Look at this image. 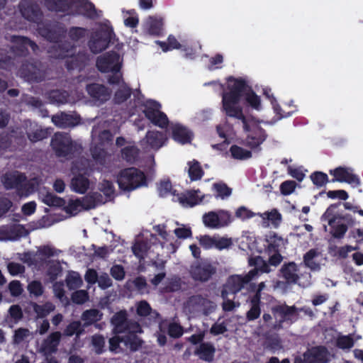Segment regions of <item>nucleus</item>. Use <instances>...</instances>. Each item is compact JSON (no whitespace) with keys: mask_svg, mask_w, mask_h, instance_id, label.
Wrapping results in <instances>:
<instances>
[{"mask_svg":"<svg viewBox=\"0 0 363 363\" xmlns=\"http://www.w3.org/2000/svg\"><path fill=\"white\" fill-rule=\"evenodd\" d=\"M144 32L150 35L160 36L162 33L163 22L161 18L149 16L143 25Z\"/></svg>","mask_w":363,"mask_h":363,"instance_id":"obj_25","label":"nucleus"},{"mask_svg":"<svg viewBox=\"0 0 363 363\" xmlns=\"http://www.w3.org/2000/svg\"><path fill=\"white\" fill-rule=\"evenodd\" d=\"M202 220L205 226L208 228L217 229L220 228L218 213L215 211L206 213L203 214Z\"/></svg>","mask_w":363,"mask_h":363,"instance_id":"obj_42","label":"nucleus"},{"mask_svg":"<svg viewBox=\"0 0 363 363\" xmlns=\"http://www.w3.org/2000/svg\"><path fill=\"white\" fill-rule=\"evenodd\" d=\"M243 97L244 104L257 111L262 109L260 96H258L243 78L230 77L228 79L227 91L222 94V108L227 106L233 108H242L240 101Z\"/></svg>","mask_w":363,"mask_h":363,"instance_id":"obj_1","label":"nucleus"},{"mask_svg":"<svg viewBox=\"0 0 363 363\" xmlns=\"http://www.w3.org/2000/svg\"><path fill=\"white\" fill-rule=\"evenodd\" d=\"M3 183L6 189H16L20 196H28L31 191V185L26 176L18 171L5 174Z\"/></svg>","mask_w":363,"mask_h":363,"instance_id":"obj_7","label":"nucleus"},{"mask_svg":"<svg viewBox=\"0 0 363 363\" xmlns=\"http://www.w3.org/2000/svg\"><path fill=\"white\" fill-rule=\"evenodd\" d=\"M213 189L217 192L216 197H220L222 199L230 196L232 194V189L225 183H214Z\"/></svg>","mask_w":363,"mask_h":363,"instance_id":"obj_53","label":"nucleus"},{"mask_svg":"<svg viewBox=\"0 0 363 363\" xmlns=\"http://www.w3.org/2000/svg\"><path fill=\"white\" fill-rule=\"evenodd\" d=\"M75 47L68 41H60L52 45L49 50L51 56L56 59H67L72 54Z\"/></svg>","mask_w":363,"mask_h":363,"instance_id":"obj_20","label":"nucleus"},{"mask_svg":"<svg viewBox=\"0 0 363 363\" xmlns=\"http://www.w3.org/2000/svg\"><path fill=\"white\" fill-rule=\"evenodd\" d=\"M126 334H138L143 333L141 325L135 320L129 319L124 328Z\"/></svg>","mask_w":363,"mask_h":363,"instance_id":"obj_60","label":"nucleus"},{"mask_svg":"<svg viewBox=\"0 0 363 363\" xmlns=\"http://www.w3.org/2000/svg\"><path fill=\"white\" fill-rule=\"evenodd\" d=\"M48 98L52 104H65L67 102L68 94L63 90H52L49 93Z\"/></svg>","mask_w":363,"mask_h":363,"instance_id":"obj_46","label":"nucleus"},{"mask_svg":"<svg viewBox=\"0 0 363 363\" xmlns=\"http://www.w3.org/2000/svg\"><path fill=\"white\" fill-rule=\"evenodd\" d=\"M86 29L82 27H71L68 31V35L72 40L78 41L85 37Z\"/></svg>","mask_w":363,"mask_h":363,"instance_id":"obj_57","label":"nucleus"},{"mask_svg":"<svg viewBox=\"0 0 363 363\" xmlns=\"http://www.w3.org/2000/svg\"><path fill=\"white\" fill-rule=\"evenodd\" d=\"M122 158L127 162L133 164L139 157L140 150L135 145L126 146L121 150Z\"/></svg>","mask_w":363,"mask_h":363,"instance_id":"obj_39","label":"nucleus"},{"mask_svg":"<svg viewBox=\"0 0 363 363\" xmlns=\"http://www.w3.org/2000/svg\"><path fill=\"white\" fill-rule=\"evenodd\" d=\"M28 138L32 143L40 141L48 137V131L44 129H36L34 131L27 133Z\"/></svg>","mask_w":363,"mask_h":363,"instance_id":"obj_59","label":"nucleus"},{"mask_svg":"<svg viewBox=\"0 0 363 363\" xmlns=\"http://www.w3.org/2000/svg\"><path fill=\"white\" fill-rule=\"evenodd\" d=\"M131 94L132 89L125 82H123L114 94L113 101L116 104H121L126 101Z\"/></svg>","mask_w":363,"mask_h":363,"instance_id":"obj_34","label":"nucleus"},{"mask_svg":"<svg viewBox=\"0 0 363 363\" xmlns=\"http://www.w3.org/2000/svg\"><path fill=\"white\" fill-rule=\"evenodd\" d=\"M265 241L267 243V250L268 252L279 251V247L283 239L276 233L271 231L265 236Z\"/></svg>","mask_w":363,"mask_h":363,"instance_id":"obj_37","label":"nucleus"},{"mask_svg":"<svg viewBox=\"0 0 363 363\" xmlns=\"http://www.w3.org/2000/svg\"><path fill=\"white\" fill-rule=\"evenodd\" d=\"M167 333L171 337L179 338L183 335L184 330L179 324L171 323L168 325Z\"/></svg>","mask_w":363,"mask_h":363,"instance_id":"obj_62","label":"nucleus"},{"mask_svg":"<svg viewBox=\"0 0 363 363\" xmlns=\"http://www.w3.org/2000/svg\"><path fill=\"white\" fill-rule=\"evenodd\" d=\"M45 4L50 11L67 12L72 8V0H45Z\"/></svg>","mask_w":363,"mask_h":363,"instance_id":"obj_32","label":"nucleus"},{"mask_svg":"<svg viewBox=\"0 0 363 363\" xmlns=\"http://www.w3.org/2000/svg\"><path fill=\"white\" fill-rule=\"evenodd\" d=\"M11 42L13 43V45L11 47V50L18 57H26L29 54L28 47H30L33 52H35L38 49L36 43L26 36L11 35Z\"/></svg>","mask_w":363,"mask_h":363,"instance_id":"obj_11","label":"nucleus"},{"mask_svg":"<svg viewBox=\"0 0 363 363\" xmlns=\"http://www.w3.org/2000/svg\"><path fill=\"white\" fill-rule=\"evenodd\" d=\"M310 178L313 184L317 187L324 186L327 183L329 182L327 174L323 172H314L310 175Z\"/></svg>","mask_w":363,"mask_h":363,"instance_id":"obj_52","label":"nucleus"},{"mask_svg":"<svg viewBox=\"0 0 363 363\" xmlns=\"http://www.w3.org/2000/svg\"><path fill=\"white\" fill-rule=\"evenodd\" d=\"M266 131L262 127L257 125L252 130L250 134L246 138V145L251 149L258 147L267 139Z\"/></svg>","mask_w":363,"mask_h":363,"instance_id":"obj_22","label":"nucleus"},{"mask_svg":"<svg viewBox=\"0 0 363 363\" xmlns=\"http://www.w3.org/2000/svg\"><path fill=\"white\" fill-rule=\"evenodd\" d=\"M89 60V55L85 50L79 51L76 55L73 52L65 60V67L68 70H82L88 65Z\"/></svg>","mask_w":363,"mask_h":363,"instance_id":"obj_16","label":"nucleus"},{"mask_svg":"<svg viewBox=\"0 0 363 363\" xmlns=\"http://www.w3.org/2000/svg\"><path fill=\"white\" fill-rule=\"evenodd\" d=\"M216 272V269L210 263L199 264L191 269V277L196 281H208Z\"/></svg>","mask_w":363,"mask_h":363,"instance_id":"obj_17","label":"nucleus"},{"mask_svg":"<svg viewBox=\"0 0 363 363\" xmlns=\"http://www.w3.org/2000/svg\"><path fill=\"white\" fill-rule=\"evenodd\" d=\"M249 265L257 267L261 273H269L271 271L269 264L266 262L261 256L250 257L248 260Z\"/></svg>","mask_w":363,"mask_h":363,"instance_id":"obj_43","label":"nucleus"},{"mask_svg":"<svg viewBox=\"0 0 363 363\" xmlns=\"http://www.w3.org/2000/svg\"><path fill=\"white\" fill-rule=\"evenodd\" d=\"M172 185L171 181L168 179L160 181L158 185V191L160 196H167L172 193Z\"/></svg>","mask_w":363,"mask_h":363,"instance_id":"obj_64","label":"nucleus"},{"mask_svg":"<svg viewBox=\"0 0 363 363\" xmlns=\"http://www.w3.org/2000/svg\"><path fill=\"white\" fill-rule=\"evenodd\" d=\"M165 136L163 133L157 130H148L145 138L141 141V145L145 149L158 150L164 142Z\"/></svg>","mask_w":363,"mask_h":363,"instance_id":"obj_18","label":"nucleus"},{"mask_svg":"<svg viewBox=\"0 0 363 363\" xmlns=\"http://www.w3.org/2000/svg\"><path fill=\"white\" fill-rule=\"evenodd\" d=\"M342 202L330 204L321 219L327 221L330 227V233L336 239L342 238L347 233L348 228L352 227L355 223L353 216L347 213H340L339 207Z\"/></svg>","mask_w":363,"mask_h":363,"instance_id":"obj_2","label":"nucleus"},{"mask_svg":"<svg viewBox=\"0 0 363 363\" xmlns=\"http://www.w3.org/2000/svg\"><path fill=\"white\" fill-rule=\"evenodd\" d=\"M329 173L334 177L330 181L331 182H345L353 186H357L360 184L359 177L352 173V169L345 167H337L334 169H330Z\"/></svg>","mask_w":363,"mask_h":363,"instance_id":"obj_13","label":"nucleus"},{"mask_svg":"<svg viewBox=\"0 0 363 363\" xmlns=\"http://www.w3.org/2000/svg\"><path fill=\"white\" fill-rule=\"evenodd\" d=\"M90 181L88 177L84 174H78L74 175L71 179L70 186L73 191L78 194H84L89 189Z\"/></svg>","mask_w":363,"mask_h":363,"instance_id":"obj_30","label":"nucleus"},{"mask_svg":"<svg viewBox=\"0 0 363 363\" xmlns=\"http://www.w3.org/2000/svg\"><path fill=\"white\" fill-rule=\"evenodd\" d=\"M143 113L145 117L155 125L166 128L169 125L167 115L160 109L161 105L157 101L149 100L144 106Z\"/></svg>","mask_w":363,"mask_h":363,"instance_id":"obj_8","label":"nucleus"},{"mask_svg":"<svg viewBox=\"0 0 363 363\" xmlns=\"http://www.w3.org/2000/svg\"><path fill=\"white\" fill-rule=\"evenodd\" d=\"M42 201L45 204L50 207H62L66 203L64 199L50 192L46 193Z\"/></svg>","mask_w":363,"mask_h":363,"instance_id":"obj_45","label":"nucleus"},{"mask_svg":"<svg viewBox=\"0 0 363 363\" xmlns=\"http://www.w3.org/2000/svg\"><path fill=\"white\" fill-rule=\"evenodd\" d=\"M101 314L97 309H89L84 311L82 314V320L84 321L82 324L85 328L93 325L101 319Z\"/></svg>","mask_w":363,"mask_h":363,"instance_id":"obj_38","label":"nucleus"},{"mask_svg":"<svg viewBox=\"0 0 363 363\" xmlns=\"http://www.w3.org/2000/svg\"><path fill=\"white\" fill-rule=\"evenodd\" d=\"M96 66L101 73L118 72L121 69L120 55L116 51L107 52L96 58Z\"/></svg>","mask_w":363,"mask_h":363,"instance_id":"obj_9","label":"nucleus"},{"mask_svg":"<svg viewBox=\"0 0 363 363\" xmlns=\"http://www.w3.org/2000/svg\"><path fill=\"white\" fill-rule=\"evenodd\" d=\"M248 301L250 303V308L246 313V319L247 321H253L257 319L261 314V295H259V292L250 296Z\"/></svg>","mask_w":363,"mask_h":363,"instance_id":"obj_26","label":"nucleus"},{"mask_svg":"<svg viewBox=\"0 0 363 363\" xmlns=\"http://www.w3.org/2000/svg\"><path fill=\"white\" fill-rule=\"evenodd\" d=\"M50 145L58 157L71 160L80 153L82 147L74 142L68 133H56L51 139Z\"/></svg>","mask_w":363,"mask_h":363,"instance_id":"obj_4","label":"nucleus"},{"mask_svg":"<svg viewBox=\"0 0 363 363\" xmlns=\"http://www.w3.org/2000/svg\"><path fill=\"white\" fill-rule=\"evenodd\" d=\"M230 152L233 158L240 160L249 159L252 157V152L237 145H233L230 147Z\"/></svg>","mask_w":363,"mask_h":363,"instance_id":"obj_47","label":"nucleus"},{"mask_svg":"<svg viewBox=\"0 0 363 363\" xmlns=\"http://www.w3.org/2000/svg\"><path fill=\"white\" fill-rule=\"evenodd\" d=\"M227 117L233 118L241 121L243 126V129L245 132H252L250 126L248 123L247 118L243 113L242 108H233L229 105L227 106V108H222Z\"/></svg>","mask_w":363,"mask_h":363,"instance_id":"obj_31","label":"nucleus"},{"mask_svg":"<svg viewBox=\"0 0 363 363\" xmlns=\"http://www.w3.org/2000/svg\"><path fill=\"white\" fill-rule=\"evenodd\" d=\"M62 334L59 331L51 333L42 342L40 352L45 356L52 355L57 351Z\"/></svg>","mask_w":363,"mask_h":363,"instance_id":"obj_19","label":"nucleus"},{"mask_svg":"<svg viewBox=\"0 0 363 363\" xmlns=\"http://www.w3.org/2000/svg\"><path fill=\"white\" fill-rule=\"evenodd\" d=\"M200 193V190H192L189 191L182 197L180 198V201L182 203H187L190 206H194L199 203V201H202V198H199L198 194Z\"/></svg>","mask_w":363,"mask_h":363,"instance_id":"obj_51","label":"nucleus"},{"mask_svg":"<svg viewBox=\"0 0 363 363\" xmlns=\"http://www.w3.org/2000/svg\"><path fill=\"white\" fill-rule=\"evenodd\" d=\"M81 200L82 203V208L84 210L95 208L96 206L106 202V201L104 200L102 194L97 191L87 194Z\"/></svg>","mask_w":363,"mask_h":363,"instance_id":"obj_28","label":"nucleus"},{"mask_svg":"<svg viewBox=\"0 0 363 363\" xmlns=\"http://www.w3.org/2000/svg\"><path fill=\"white\" fill-rule=\"evenodd\" d=\"M282 277L289 284H296L299 280V269L294 262L284 263L280 269Z\"/></svg>","mask_w":363,"mask_h":363,"instance_id":"obj_23","label":"nucleus"},{"mask_svg":"<svg viewBox=\"0 0 363 363\" xmlns=\"http://www.w3.org/2000/svg\"><path fill=\"white\" fill-rule=\"evenodd\" d=\"M144 341L138 336V334H125L123 335V344L131 352L138 351L144 344Z\"/></svg>","mask_w":363,"mask_h":363,"instance_id":"obj_35","label":"nucleus"},{"mask_svg":"<svg viewBox=\"0 0 363 363\" xmlns=\"http://www.w3.org/2000/svg\"><path fill=\"white\" fill-rule=\"evenodd\" d=\"M271 312L275 318V323L272 328L279 331L283 328L284 323L292 324L298 320L297 307L296 306H288L286 303L273 306Z\"/></svg>","mask_w":363,"mask_h":363,"instance_id":"obj_5","label":"nucleus"},{"mask_svg":"<svg viewBox=\"0 0 363 363\" xmlns=\"http://www.w3.org/2000/svg\"><path fill=\"white\" fill-rule=\"evenodd\" d=\"M84 333V327L79 320L72 321L64 330V335L68 337H72L74 335H76V336L79 337Z\"/></svg>","mask_w":363,"mask_h":363,"instance_id":"obj_40","label":"nucleus"},{"mask_svg":"<svg viewBox=\"0 0 363 363\" xmlns=\"http://www.w3.org/2000/svg\"><path fill=\"white\" fill-rule=\"evenodd\" d=\"M86 91L94 102L99 104L106 103L111 96V90L108 87L96 82L86 84Z\"/></svg>","mask_w":363,"mask_h":363,"instance_id":"obj_12","label":"nucleus"},{"mask_svg":"<svg viewBox=\"0 0 363 363\" xmlns=\"http://www.w3.org/2000/svg\"><path fill=\"white\" fill-rule=\"evenodd\" d=\"M156 43L160 45L163 52H167L174 49H180L182 47L177 38L172 35L168 36L167 42L156 40Z\"/></svg>","mask_w":363,"mask_h":363,"instance_id":"obj_49","label":"nucleus"},{"mask_svg":"<svg viewBox=\"0 0 363 363\" xmlns=\"http://www.w3.org/2000/svg\"><path fill=\"white\" fill-rule=\"evenodd\" d=\"M147 250V244L144 241H138L132 247L133 252L138 258H143Z\"/></svg>","mask_w":363,"mask_h":363,"instance_id":"obj_56","label":"nucleus"},{"mask_svg":"<svg viewBox=\"0 0 363 363\" xmlns=\"http://www.w3.org/2000/svg\"><path fill=\"white\" fill-rule=\"evenodd\" d=\"M318 255V252L316 249H311L309 250L304 255H303V263L304 264L310 268L311 270H316L320 269V265L318 263L314 261V258Z\"/></svg>","mask_w":363,"mask_h":363,"instance_id":"obj_48","label":"nucleus"},{"mask_svg":"<svg viewBox=\"0 0 363 363\" xmlns=\"http://www.w3.org/2000/svg\"><path fill=\"white\" fill-rule=\"evenodd\" d=\"M216 347L209 342H201L195 350L194 354L198 356L200 359L211 362L214 359Z\"/></svg>","mask_w":363,"mask_h":363,"instance_id":"obj_24","label":"nucleus"},{"mask_svg":"<svg viewBox=\"0 0 363 363\" xmlns=\"http://www.w3.org/2000/svg\"><path fill=\"white\" fill-rule=\"evenodd\" d=\"M129 319L125 311L117 312L111 318V323L113 325L114 333H123L125 325Z\"/></svg>","mask_w":363,"mask_h":363,"instance_id":"obj_33","label":"nucleus"},{"mask_svg":"<svg viewBox=\"0 0 363 363\" xmlns=\"http://www.w3.org/2000/svg\"><path fill=\"white\" fill-rule=\"evenodd\" d=\"M52 121L55 125L61 128L67 127H73L79 122V118L72 114H68L64 112L60 114H56L52 116Z\"/></svg>","mask_w":363,"mask_h":363,"instance_id":"obj_27","label":"nucleus"},{"mask_svg":"<svg viewBox=\"0 0 363 363\" xmlns=\"http://www.w3.org/2000/svg\"><path fill=\"white\" fill-rule=\"evenodd\" d=\"M29 335L30 331L28 329L24 328H18L14 332L13 342L14 344L18 345L21 343Z\"/></svg>","mask_w":363,"mask_h":363,"instance_id":"obj_63","label":"nucleus"},{"mask_svg":"<svg viewBox=\"0 0 363 363\" xmlns=\"http://www.w3.org/2000/svg\"><path fill=\"white\" fill-rule=\"evenodd\" d=\"M33 311L36 313L38 318H43L55 311V306L51 302H46L43 305L34 303L33 304Z\"/></svg>","mask_w":363,"mask_h":363,"instance_id":"obj_41","label":"nucleus"},{"mask_svg":"<svg viewBox=\"0 0 363 363\" xmlns=\"http://www.w3.org/2000/svg\"><path fill=\"white\" fill-rule=\"evenodd\" d=\"M117 182L119 189L126 192H130L148 185L145 172L134 167L121 169L118 174Z\"/></svg>","mask_w":363,"mask_h":363,"instance_id":"obj_3","label":"nucleus"},{"mask_svg":"<svg viewBox=\"0 0 363 363\" xmlns=\"http://www.w3.org/2000/svg\"><path fill=\"white\" fill-rule=\"evenodd\" d=\"M247 284L242 275L230 276L221 290L222 298H226L229 294L235 295Z\"/></svg>","mask_w":363,"mask_h":363,"instance_id":"obj_14","label":"nucleus"},{"mask_svg":"<svg viewBox=\"0 0 363 363\" xmlns=\"http://www.w3.org/2000/svg\"><path fill=\"white\" fill-rule=\"evenodd\" d=\"M328 354L325 346L313 347L303 353L305 363H327Z\"/></svg>","mask_w":363,"mask_h":363,"instance_id":"obj_15","label":"nucleus"},{"mask_svg":"<svg viewBox=\"0 0 363 363\" xmlns=\"http://www.w3.org/2000/svg\"><path fill=\"white\" fill-rule=\"evenodd\" d=\"M354 340L352 335H340L336 339L335 345L342 350H350L354 347Z\"/></svg>","mask_w":363,"mask_h":363,"instance_id":"obj_50","label":"nucleus"},{"mask_svg":"<svg viewBox=\"0 0 363 363\" xmlns=\"http://www.w3.org/2000/svg\"><path fill=\"white\" fill-rule=\"evenodd\" d=\"M188 174L191 182L200 180L204 175V171L201 164L196 160L189 161L187 163Z\"/></svg>","mask_w":363,"mask_h":363,"instance_id":"obj_36","label":"nucleus"},{"mask_svg":"<svg viewBox=\"0 0 363 363\" xmlns=\"http://www.w3.org/2000/svg\"><path fill=\"white\" fill-rule=\"evenodd\" d=\"M151 312L152 308L147 301L143 300L136 303V313L138 315L147 317Z\"/></svg>","mask_w":363,"mask_h":363,"instance_id":"obj_55","label":"nucleus"},{"mask_svg":"<svg viewBox=\"0 0 363 363\" xmlns=\"http://www.w3.org/2000/svg\"><path fill=\"white\" fill-rule=\"evenodd\" d=\"M113 31L108 29H100L91 34L88 41L90 51L94 54H98L105 50L111 39Z\"/></svg>","mask_w":363,"mask_h":363,"instance_id":"obj_10","label":"nucleus"},{"mask_svg":"<svg viewBox=\"0 0 363 363\" xmlns=\"http://www.w3.org/2000/svg\"><path fill=\"white\" fill-rule=\"evenodd\" d=\"M193 136V133L181 124H174L172 127V138L178 143L182 145L190 143Z\"/></svg>","mask_w":363,"mask_h":363,"instance_id":"obj_21","label":"nucleus"},{"mask_svg":"<svg viewBox=\"0 0 363 363\" xmlns=\"http://www.w3.org/2000/svg\"><path fill=\"white\" fill-rule=\"evenodd\" d=\"M99 190L103 192L107 199H111L113 196L115 189L113 183L111 181L104 180L100 184Z\"/></svg>","mask_w":363,"mask_h":363,"instance_id":"obj_58","label":"nucleus"},{"mask_svg":"<svg viewBox=\"0 0 363 363\" xmlns=\"http://www.w3.org/2000/svg\"><path fill=\"white\" fill-rule=\"evenodd\" d=\"M76 8V13L91 18L96 13V8L93 3L88 0L72 1V7Z\"/></svg>","mask_w":363,"mask_h":363,"instance_id":"obj_29","label":"nucleus"},{"mask_svg":"<svg viewBox=\"0 0 363 363\" xmlns=\"http://www.w3.org/2000/svg\"><path fill=\"white\" fill-rule=\"evenodd\" d=\"M13 65V59L9 55V52L5 48H0V67L8 69Z\"/></svg>","mask_w":363,"mask_h":363,"instance_id":"obj_54","label":"nucleus"},{"mask_svg":"<svg viewBox=\"0 0 363 363\" xmlns=\"http://www.w3.org/2000/svg\"><path fill=\"white\" fill-rule=\"evenodd\" d=\"M22 78L28 82H41L46 78V67L38 60L23 62L19 69Z\"/></svg>","mask_w":363,"mask_h":363,"instance_id":"obj_6","label":"nucleus"},{"mask_svg":"<svg viewBox=\"0 0 363 363\" xmlns=\"http://www.w3.org/2000/svg\"><path fill=\"white\" fill-rule=\"evenodd\" d=\"M211 303L208 298L200 294L193 295L188 300L189 306L196 310L204 309Z\"/></svg>","mask_w":363,"mask_h":363,"instance_id":"obj_44","label":"nucleus"},{"mask_svg":"<svg viewBox=\"0 0 363 363\" xmlns=\"http://www.w3.org/2000/svg\"><path fill=\"white\" fill-rule=\"evenodd\" d=\"M66 283L67 286L69 289H76L82 285V280L78 273L74 272L73 274L67 276Z\"/></svg>","mask_w":363,"mask_h":363,"instance_id":"obj_61","label":"nucleus"}]
</instances>
